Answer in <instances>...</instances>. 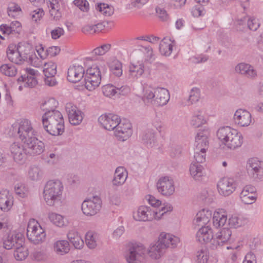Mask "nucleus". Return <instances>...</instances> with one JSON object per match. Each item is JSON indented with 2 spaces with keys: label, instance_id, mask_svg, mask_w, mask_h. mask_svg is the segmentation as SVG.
<instances>
[{
  "label": "nucleus",
  "instance_id": "20",
  "mask_svg": "<svg viewBox=\"0 0 263 263\" xmlns=\"http://www.w3.org/2000/svg\"><path fill=\"white\" fill-rule=\"evenodd\" d=\"M232 232L230 229L224 228L217 235L212 241L213 249H217L226 243L231 238Z\"/></svg>",
  "mask_w": 263,
  "mask_h": 263
},
{
  "label": "nucleus",
  "instance_id": "19",
  "mask_svg": "<svg viewBox=\"0 0 263 263\" xmlns=\"http://www.w3.org/2000/svg\"><path fill=\"white\" fill-rule=\"evenodd\" d=\"M235 72L250 79H255L257 76V72L254 67L246 63H240L234 68Z\"/></svg>",
  "mask_w": 263,
  "mask_h": 263
},
{
  "label": "nucleus",
  "instance_id": "30",
  "mask_svg": "<svg viewBox=\"0 0 263 263\" xmlns=\"http://www.w3.org/2000/svg\"><path fill=\"white\" fill-rule=\"evenodd\" d=\"M248 218L242 215L233 214L228 219V224L230 228H237L247 224Z\"/></svg>",
  "mask_w": 263,
  "mask_h": 263
},
{
  "label": "nucleus",
  "instance_id": "35",
  "mask_svg": "<svg viewBox=\"0 0 263 263\" xmlns=\"http://www.w3.org/2000/svg\"><path fill=\"white\" fill-rule=\"evenodd\" d=\"M67 238L74 247L77 249H81L84 246V242L79 233L73 230L69 231L67 233Z\"/></svg>",
  "mask_w": 263,
  "mask_h": 263
},
{
  "label": "nucleus",
  "instance_id": "9",
  "mask_svg": "<svg viewBox=\"0 0 263 263\" xmlns=\"http://www.w3.org/2000/svg\"><path fill=\"white\" fill-rule=\"evenodd\" d=\"M133 218L138 221H151L156 220L155 210L150 206L141 205L133 213Z\"/></svg>",
  "mask_w": 263,
  "mask_h": 263
},
{
  "label": "nucleus",
  "instance_id": "28",
  "mask_svg": "<svg viewBox=\"0 0 263 263\" xmlns=\"http://www.w3.org/2000/svg\"><path fill=\"white\" fill-rule=\"evenodd\" d=\"M213 237L212 230L209 226H202L196 234L197 240L201 243H207L210 241Z\"/></svg>",
  "mask_w": 263,
  "mask_h": 263
},
{
  "label": "nucleus",
  "instance_id": "33",
  "mask_svg": "<svg viewBox=\"0 0 263 263\" xmlns=\"http://www.w3.org/2000/svg\"><path fill=\"white\" fill-rule=\"evenodd\" d=\"M21 30V24L14 21L8 24H3L0 26V30L4 34H10L18 33Z\"/></svg>",
  "mask_w": 263,
  "mask_h": 263
},
{
  "label": "nucleus",
  "instance_id": "4",
  "mask_svg": "<svg viewBox=\"0 0 263 263\" xmlns=\"http://www.w3.org/2000/svg\"><path fill=\"white\" fill-rule=\"evenodd\" d=\"M27 236L31 243L39 245L45 241L46 234L45 230L37 220L30 219L28 223Z\"/></svg>",
  "mask_w": 263,
  "mask_h": 263
},
{
  "label": "nucleus",
  "instance_id": "61",
  "mask_svg": "<svg viewBox=\"0 0 263 263\" xmlns=\"http://www.w3.org/2000/svg\"><path fill=\"white\" fill-rule=\"evenodd\" d=\"M247 25L248 28L252 31H256L260 27L259 20L254 17H249L248 19Z\"/></svg>",
  "mask_w": 263,
  "mask_h": 263
},
{
  "label": "nucleus",
  "instance_id": "45",
  "mask_svg": "<svg viewBox=\"0 0 263 263\" xmlns=\"http://www.w3.org/2000/svg\"><path fill=\"white\" fill-rule=\"evenodd\" d=\"M106 68L104 64L103 65H93L86 70V74L91 77H101V73L106 71Z\"/></svg>",
  "mask_w": 263,
  "mask_h": 263
},
{
  "label": "nucleus",
  "instance_id": "41",
  "mask_svg": "<svg viewBox=\"0 0 263 263\" xmlns=\"http://www.w3.org/2000/svg\"><path fill=\"white\" fill-rule=\"evenodd\" d=\"M22 239L16 234H10L3 240V247L7 250L11 249L13 247L17 246Z\"/></svg>",
  "mask_w": 263,
  "mask_h": 263
},
{
  "label": "nucleus",
  "instance_id": "62",
  "mask_svg": "<svg viewBox=\"0 0 263 263\" xmlns=\"http://www.w3.org/2000/svg\"><path fill=\"white\" fill-rule=\"evenodd\" d=\"M101 83L90 78L85 77V86L89 91H92L97 88Z\"/></svg>",
  "mask_w": 263,
  "mask_h": 263
},
{
  "label": "nucleus",
  "instance_id": "16",
  "mask_svg": "<svg viewBox=\"0 0 263 263\" xmlns=\"http://www.w3.org/2000/svg\"><path fill=\"white\" fill-rule=\"evenodd\" d=\"M257 198L256 188L251 185L245 186L239 194V199L245 204H252L255 202Z\"/></svg>",
  "mask_w": 263,
  "mask_h": 263
},
{
  "label": "nucleus",
  "instance_id": "23",
  "mask_svg": "<svg viewBox=\"0 0 263 263\" xmlns=\"http://www.w3.org/2000/svg\"><path fill=\"white\" fill-rule=\"evenodd\" d=\"M84 68L81 65H72L67 71V80L72 83L80 81L84 74Z\"/></svg>",
  "mask_w": 263,
  "mask_h": 263
},
{
  "label": "nucleus",
  "instance_id": "11",
  "mask_svg": "<svg viewBox=\"0 0 263 263\" xmlns=\"http://www.w3.org/2000/svg\"><path fill=\"white\" fill-rule=\"evenodd\" d=\"M70 123L73 125H79L84 118V113L71 103H67L65 106Z\"/></svg>",
  "mask_w": 263,
  "mask_h": 263
},
{
  "label": "nucleus",
  "instance_id": "1",
  "mask_svg": "<svg viewBox=\"0 0 263 263\" xmlns=\"http://www.w3.org/2000/svg\"><path fill=\"white\" fill-rule=\"evenodd\" d=\"M216 137L224 147L229 151L239 148L243 143L241 133L229 126H221L216 132Z\"/></svg>",
  "mask_w": 263,
  "mask_h": 263
},
{
  "label": "nucleus",
  "instance_id": "7",
  "mask_svg": "<svg viewBox=\"0 0 263 263\" xmlns=\"http://www.w3.org/2000/svg\"><path fill=\"white\" fill-rule=\"evenodd\" d=\"M102 200L98 196H93L86 199L82 203L81 209L87 216L96 215L101 209Z\"/></svg>",
  "mask_w": 263,
  "mask_h": 263
},
{
  "label": "nucleus",
  "instance_id": "34",
  "mask_svg": "<svg viewBox=\"0 0 263 263\" xmlns=\"http://www.w3.org/2000/svg\"><path fill=\"white\" fill-rule=\"evenodd\" d=\"M190 173L195 180H200L205 175L203 166L198 163L192 162L190 166Z\"/></svg>",
  "mask_w": 263,
  "mask_h": 263
},
{
  "label": "nucleus",
  "instance_id": "15",
  "mask_svg": "<svg viewBox=\"0 0 263 263\" xmlns=\"http://www.w3.org/2000/svg\"><path fill=\"white\" fill-rule=\"evenodd\" d=\"M235 124L239 127H248L252 123L251 114L247 110L237 109L233 117Z\"/></svg>",
  "mask_w": 263,
  "mask_h": 263
},
{
  "label": "nucleus",
  "instance_id": "44",
  "mask_svg": "<svg viewBox=\"0 0 263 263\" xmlns=\"http://www.w3.org/2000/svg\"><path fill=\"white\" fill-rule=\"evenodd\" d=\"M206 119L203 112L200 110H197L194 113L191 124L195 127H199L206 123Z\"/></svg>",
  "mask_w": 263,
  "mask_h": 263
},
{
  "label": "nucleus",
  "instance_id": "58",
  "mask_svg": "<svg viewBox=\"0 0 263 263\" xmlns=\"http://www.w3.org/2000/svg\"><path fill=\"white\" fill-rule=\"evenodd\" d=\"M110 47L109 44H103L93 49L92 53L96 55H103L110 50Z\"/></svg>",
  "mask_w": 263,
  "mask_h": 263
},
{
  "label": "nucleus",
  "instance_id": "6",
  "mask_svg": "<svg viewBox=\"0 0 263 263\" xmlns=\"http://www.w3.org/2000/svg\"><path fill=\"white\" fill-rule=\"evenodd\" d=\"M146 256V249L142 245L133 244L128 250L126 259L128 263H143Z\"/></svg>",
  "mask_w": 263,
  "mask_h": 263
},
{
  "label": "nucleus",
  "instance_id": "27",
  "mask_svg": "<svg viewBox=\"0 0 263 263\" xmlns=\"http://www.w3.org/2000/svg\"><path fill=\"white\" fill-rule=\"evenodd\" d=\"M11 154L14 160L16 162H21L25 158L26 152L23 146L20 143L14 142L10 147Z\"/></svg>",
  "mask_w": 263,
  "mask_h": 263
},
{
  "label": "nucleus",
  "instance_id": "39",
  "mask_svg": "<svg viewBox=\"0 0 263 263\" xmlns=\"http://www.w3.org/2000/svg\"><path fill=\"white\" fill-rule=\"evenodd\" d=\"M174 43L170 39L164 38L160 42L159 51L164 56H169L173 50Z\"/></svg>",
  "mask_w": 263,
  "mask_h": 263
},
{
  "label": "nucleus",
  "instance_id": "51",
  "mask_svg": "<svg viewBox=\"0 0 263 263\" xmlns=\"http://www.w3.org/2000/svg\"><path fill=\"white\" fill-rule=\"evenodd\" d=\"M16 46L20 53V55L21 56V58H22L23 62L27 60L28 57L30 60H32L33 59L32 55L31 57L29 55L31 50V48L29 46H26L21 44H18Z\"/></svg>",
  "mask_w": 263,
  "mask_h": 263
},
{
  "label": "nucleus",
  "instance_id": "26",
  "mask_svg": "<svg viewBox=\"0 0 263 263\" xmlns=\"http://www.w3.org/2000/svg\"><path fill=\"white\" fill-rule=\"evenodd\" d=\"M157 88L145 87L143 88L142 100L145 104L156 105Z\"/></svg>",
  "mask_w": 263,
  "mask_h": 263
},
{
  "label": "nucleus",
  "instance_id": "22",
  "mask_svg": "<svg viewBox=\"0 0 263 263\" xmlns=\"http://www.w3.org/2000/svg\"><path fill=\"white\" fill-rule=\"evenodd\" d=\"M165 249L158 240L155 243H151L147 249L146 250V253L152 260H158L161 258L165 253Z\"/></svg>",
  "mask_w": 263,
  "mask_h": 263
},
{
  "label": "nucleus",
  "instance_id": "48",
  "mask_svg": "<svg viewBox=\"0 0 263 263\" xmlns=\"http://www.w3.org/2000/svg\"><path fill=\"white\" fill-rule=\"evenodd\" d=\"M110 70L116 77H120L122 75V64L118 60H114L108 64Z\"/></svg>",
  "mask_w": 263,
  "mask_h": 263
},
{
  "label": "nucleus",
  "instance_id": "5",
  "mask_svg": "<svg viewBox=\"0 0 263 263\" xmlns=\"http://www.w3.org/2000/svg\"><path fill=\"white\" fill-rule=\"evenodd\" d=\"M246 169L249 176L254 180L263 179V161L257 158L249 159L246 164Z\"/></svg>",
  "mask_w": 263,
  "mask_h": 263
},
{
  "label": "nucleus",
  "instance_id": "60",
  "mask_svg": "<svg viewBox=\"0 0 263 263\" xmlns=\"http://www.w3.org/2000/svg\"><path fill=\"white\" fill-rule=\"evenodd\" d=\"M200 98V91L198 88H193L190 92L188 101L192 104L195 103L199 100Z\"/></svg>",
  "mask_w": 263,
  "mask_h": 263
},
{
  "label": "nucleus",
  "instance_id": "63",
  "mask_svg": "<svg viewBox=\"0 0 263 263\" xmlns=\"http://www.w3.org/2000/svg\"><path fill=\"white\" fill-rule=\"evenodd\" d=\"M200 199L207 203H210L214 199L213 193L211 191H203L200 194Z\"/></svg>",
  "mask_w": 263,
  "mask_h": 263
},
{
  "label": "nucleus",
  "instance_id": "59",
  "mask_svg": "<svg viewBox=\"0 0 263 263\" xmlns=\"http://www.w3.org/2000/svg\"><path fill=\"white\" fill-rule=\"evenodd\" d=\"M194 157L195 160V162H193L194 163L200 164L204 162L206 159V151H203L195 149Z\"/></svg>",
  "mask_w": 263,
  "mask_h": 263
},
{
  "label": "nucleus",
  "instance_id": "40",
  "mask_svg": "<svg viewBox=\"0 0 263 263\" xmlns=\"http://www.w3.org/2000/svg\"><path fill=\"white\" fill-rule=\"evenodd\" d=\"M54 252L61 255H64L69 252L70 247L68 241L65 240H59L53 245Z\"/></svg>",
  "mask_w": 263,
  "mask_h": 263
},
{
  "label": "nucleus",
  "instance_id": "29",
  "mask_svg": "<svg viewBox=\"0 0 263 263\" xmlns=\"http://www.w3.org/2000/svg\"><path fill=\"white\" fill-rule=\"evenodd\" d=\"M128 176V173L123 167H118L114 174L112 183L114 186H120L124 183Z\"/></svg>",
  "mask_w": 263,
  "mask_h": 263
},
{
  "label": "nucleus",
  "instance_id": "37",
  "mask_svg": "<svg viewBox=\"0 0 263 263\" xmlns=\"http://www.w3.org/2000/svg\"><path fill=\"white\" fill-rule=\"evenodd\" d=\"M157 99L156 101V105L163 106L166 105L170 99V93L168 91L164 88L157 87L156 93Z\"/></svg>",
  "mask_w": 263,
  "mask_h": 263
},
{
  "label": "nucleus",
  "instance_id": "13",
  "mask_svg": "<svg viewBox=\"0 0 263 263\" xmlns=\"http://www.w3.org/2000/svg\"><path fill=\"white\" fill-rule=\"evenodd\" d=\"M237 183L231 178H223L217 183V189L219 193L224 196L232 194L236 189Z\"/></svg>",
  "mask_w": 263,
  "mask_h": 263
},
{
  "label": "nucleus",
  "instance_id": "52",
  "mask_svg": "<svg viewBox=\"0 0 263 263\" xmlns=\"http://www.w3.org/2000/svg\"><path fill=\"white\" fill-rule=\"evenodd\" d=\"M1 71L6 76L9 77L15 76L17 73L16 67L12 64H4L1 66Z\"/></svg>",
  "mask_w": 263,
  "mask_h": 263
},
{
  "label": "nucleus",
  "instance_id": "14",
  "mask_svg": "<svg viewBox=\"0 0 263 263\" xmlns=\"http://www.w3.org/2000/svg\"><path fill=\"white\" fill-rule=\"evenodd\" d=\"M157 188L158 192L165 196L172 195L175 192L174 181L167 176L161 177L159 179L157 183Z\"/></svg>",
  "mask_w": 263,
  "mask_h": 263
},
{
  "label": "nucleus",
  "instance_id": "24",
  "mask_svg": "<svg viewBox=\"0 0 263 263\" xmlns=\"http://www.w3.org/2000/svg\"><path fill=\"white\" fill-rule=\"evenodd\" d=\"M209 132L203 130L199 132L195 137V149L200 151H206L209 146Z\"/></svg>",
  "mask_w": 263,
  "mask_h": 263
},
{
  "label": "nucleus",
  "instance_id": "64",
  "mask_svg": "<svg viewBox=\"0 0 263 263\" xmlns=\"http://www.w3.org/2000/svg\"><path fill=\"white\" fill-rule=\"evenodd\" d=\"M15 192L16 194L21 197H25L28 194V190L24 184H17L15 186Z\"/></svg>",
  "mask_w": 263,
  "mask_h": 263
},
{
  "label": "nucleus",
  "instance_id": "2",
  "mask_svg": "<svg viewBox=\"0 0 263 263\" xmlns=\"http://www.w3.org/2000/svg\"><path fill=\"white\" fill-rule=\"evenodd\" d=\"M42 120L44 128L50 135L58 136L64 132V121L60 111L44 113Z\"/></svg>",
  "mask_w": 263,
  "mask_h": 263
},
{
  "label": "nucleus",
  "instance_id": "25",
  "mask_svg": "<svg viewBox=\"0 0 263 263\" xmlns=\"http://www.w3.org/2000/svg\"><path fill=\"white\" fill-rule=\"evenodd\" d=\"M227 220L228 213L224 209H218L213 213V224L216 228L224 226Z\"/></svg>",
  "mask_w": 263,
  "mask_h": 263
},
{
  "label": "nucleus",
  "instance_id": "42",
  "mask_svg": "<svg viewBox=\"0 0 263 263\" xmlns=\"http://www.w3.org/2000/svg\"><path fill=\"white\" fill-rule=\"evenodd\" d=\"M28 250L26 247L20 243L15 246L14 257L17 260L22 261L25 260L28 256Z\"/></svg>",
  "mask_w": 263,
  "mask_h": 263
},
{
  "label": "nucleus",
  "instance_id": "18",
  "mask_svg": "<svg viewBox=\"0 0 263 263\" xmlns=\"http://www.w3.org/2000/svg\"><path fill=\"white\" fill-rule=\"evenodd\" d=\"M158 240L165 250L168 248H176L180 242V239L178 236L166 232L161 233Z\"/></svg>",
  "mask_w": 263,
  "mask_h": 263
},
{
  "label": "nucleus",
  "instance_id": "10",
  "mask_svg": "<svg viewBox=\"0 0 263 263\" xmlns=\"http://www.w3.org/2000/svg\"><path fill=\"white\" fill-rule=\"evenodd\" d=\"M114 131V135L119 140L125 141L132 134V125L127 120H121Z\"/></svg>",
  "mask_w": 263,
  "mask_h": 263
},
{
  "label": "nucleus",
  "instance_id": "21",
  "mask_svg": "<svg viewBox=\"0 0 263 263\" xmlns=\"http://www.w3.org/2000/svg\"><path fill=\"white\" fill-rule=\"evenodd\" d=\"M13 197L8 190L0 191V209L2 211H9L13 206Z\"/></svg>",
  "mask_w": 263,
  "mask_h": 263
},
{
  "label": "nucleus",
  "instance_id": "17",
  "mask_svg": "<svg viewBox=\"0 0 263 263\" xmlns=\"http://www.w3.org/2000/svg\"><path fill=\"white\" fill-rule=\"evenodd\" d=\"M26 152L30 155H40L45 149L44 143L34 136L24 142Z\"/></svg>",
  "mask_w": 263,
  "mask_h": 263
},
{
  "label": "nucleus",
  "instance_id": "47",
  "mask_svg": "<svg viewBox=\"0 0 263 263\" xmlns=\"http://www.w3.org/2000/svg\"><path fill=\"white\" fill-rule=\"evenodd\" d=\"M142 141L147 147H153L156 143V137L153 130H147L142 136Z\"/></svg>",
  "mask_w": 263,
  "mask_h": 263
},
{
  "label": "nucleus",
  "instance_id": "49",
  "mask_svg": "<svg viewBox=\"0 0 263 263\" xmlns=\"http://www.w3.org/2000/svg\"><path fill=\"white\" fill-rule=\"evenodd\" d=\"M173 208L170 203H165L163 206L159 210H155L156 220H159L161 219L163 216L168 212H171L173 211Z\"/></svg>",
  "mask_w": 263,
  "mask_h": 263
},
{
  "label": "nucleus",
  "instance_id": "46",
  "mask_svg": "<svg viewBox=\"0 0 263 263\" xmlns=\"http://www.w3.org/2000/svg\"><path fill=\"white\" fill-rule=\"evenodd\" d=\"M98 239V235L93 231L88 232L85 235L86 244L91 249H95L97 247Z\"/></svg>",
  "mask_w": 263,
  "mask_h": 263
},
{
  "label": "nucleus",
  "instance_id": "57",
  "mask_svg": "<svg viewBox=\"0 0 263 263\" xmlns=\"http://www.w3.org/2000/svg\"><path fill=\"white\" fill-rule=\"evenodd\" d=\"M42 176L40 168L36 166L30 167L28 171V177L30 179L34 181L39 180Z\"/></svg>",
  "mask_w": 263,
  "mask_h": 263
},
{
  "label": "nucleus",
  "instance_id": "53",
  "mask_svg": "<svg viewBox=\"0 0 263 263\" xmlns=\"http://www.w3.org/2000/svg\"><path fill=\"white\" fill-rule=\"evenodd\" d=\"M43 72L45 76H55L57 73V65L52 61L45 63Z\"/></svg>",
  "mask_w": 263,
  "mask_h": 263
},
{
  "label": "nucleus",
  "instance_id": "8",
  "mask_svg": "<svg viewBox=\"0 0 263 263\" xmlns=\"http://www.w3.org/2000/svg\"><path fill=\"white\" fill-rule=\"evenodd\" d=\"M16 127L19 137L23 142L36 136V132L33 129L31 121L27 119L21 120Z\"/></svg>",
  "mask_w": 263,
  "mask_h": 263
},
{
  "label": "nucleus",
  "instance_id": "31",
  "mask_svg": "<svg viewBox=\"0 0 263 263\" xmlns=\"http://www.w3.org/2000/svg\"><path fill=\"white\" fill-rule=\"evenodd\" d=\"M48 218L53 224L60 228H65L69 224L68 219L58 213L50 212L48 214Z\"/></svg>",
  "mask_w": 263,
  "mask_h": 263
},
{
  "label": "nucleus",
  "instance_id": "3",
  "mask_svg": "<svg viewBox=\"0 0 263 263\" xmlns=\"http://www.w3.org/2000/svg\"><path fill=\"white\" fill-rule=\"evenodd\" d=\"M64 189L63 183L59 179L48 181L44 187L43 196L46 204L54 206L61 202Z\"/></svg>",
  "mask_w": 263,
  "mask_h": 263
},
{
  "label": "nucleus",
  "instance_id": "50",
  "mask_svg": "<svg viewBox=\"0 0 263 263\" xmlns=\"http://www.w3.org/2000/svg\"><path fill=\"white\" fill-rule=\"evenodd\" d=\"M21 12L22 9L17 4L14 2H11L9 4L7 13L9 16L15 17L19 15Z\"/></svg>",
  "mask_w": 263,
  "mask_h": 263
},
{
  "label": "nucleus",
  "instance_id": "55",
  "mask_svg": "<svg viewBox=\"0 0 263 263\" xmlns=\"http://www.w3.org/2000/svg\"><path fill=\"white\" fill-rule=\"evenodd\" d=\"M96 9L106 16L111 15L114 12V9L112 7L104 3L98 4L96 7Z\"/></svg>",
  "mask_w": 263,
  "mask_h": 263
},
{
  "label": "nucleus",
  "instance_id": "43",
  "mask_svg": "<svg viewBox=\"0 0 263 263\" xmlns=\"http://www.w3.org/2000/svg\"><path fill=\"white\" fill-rule=\"evenodd\" d=\"M58 105V102L54 98H49L45 100L41 105V109L45 111V113H48L52 111H58L55 108Z\"/></svg>",
  "mask_w": 263,
  "mask_h": 263
},
{
  "label": "nucleus",
  "instance_id": "54",
  "mask_svg": "<svg viewBox=\"0 0 263 263\" xmlns=\"http://www.w3.org/2000/svg\"><path fill=\"white\" fill-rule=\"evenodd\" d=\"M102 91L104 96L109 98H112L117 93L116 87L110 84L103 85Z\"/></svg>",
  "mask_w": 263,
  "mask_h": 263
},
{
  "label": "nucleus",
  "instance_id": "36",
  "mask_svg": "<svg viewBox=\"0 0 263 263\" xmlns=\"http://www.w3.org/2000/svg\"><path fill=\"white\" fill-rule=\"evenodd\" d=\"M212 211L208 209H202L198 212L196 216V222L198 226H202L208 223L212 217Z\"/></svg>",
  "mask_w": 263,
  "mask_h": 263
},
{
  "label": "nucleus",
  "instance_id": "56",
  "mask_svg": "<svg viewBox=\"0 0 263 263\" xmlns=\"http://www.w3.org/2000/svg\"><path fill=\"white\" fill-rule=\"evenodd\" d=\"M209 253L205 248H202L196 253V261L198 263H206L209 259Z\"/></svg>",
  "mask_w": 263,
  "mask_h": 263
},
{
  "label": "nucleus",
  "instance_id": "38",
  "mask_svg": "<svg viewBox=\"0 0 263 263\" xmlns=\"http://www.w3.org/2000/svg\"><path fill=\"white\" fill-rule=\"evenodd\" d=\"M144 71L143 64H132L129 66L128 78L129 79H137L143 74Z\"/></svg>",
  "mask_w": 263,
  "mask_h": 263
},
{
  "label": "nucleus",
  "instance_id": "12",
  "mask_svg": "<svg viewBox=\"0 0 263 263\" xmlns=\"http://www.w3.org/2000/svg\"><path fill=\"white\" fill-rule=\"evenodd\" d=\"M120 120L118 115L112 114H103L98 120L100 125L108 130H114Z\"/></svg>",
  "mask_w": 263,
  "mask_h": 263
},
{
  "label": "nucleus",
  "instance_id": "32",
  "mask_svg": "<svg viewBox=\"0 0 263 263\" xmlns=\"http://www.w3.org/2000/svg\"><path fill=\"white\" fill-rule=\"evenodd\" d=\"M7 55L8 59L14 63L21 64L23 63L22 58H21L15 45L11 44L9 46L7 51Z\"/></svg>",
  "mask_w": 263,
  "mask_h": 263
}]
</instances>
